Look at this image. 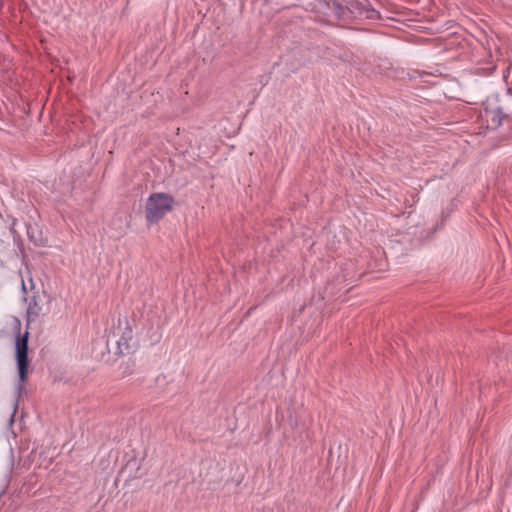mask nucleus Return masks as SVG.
Masks as SVG:
<instances>
[{
    "label": "nucleus",
    "instance_id": "obj_1",
    "mask_svg": "<svg viewBox=\"0 0 512 512\" xmlns=\"http://www.w3.org/2000/svg\"><path fill=\"white\" fill-rule=\"evenodd\" d=\"M174 199L166 193H154L146 202L145 213L149 222H157L172 210Z\"/></svg>",
    "mask_w": 512,
    "mask_h": 512
},
{
    "label": "nucleus",
    "instance_id": "obj_2",
    "mask_svg": "<svg viewBox=\"0 0 512 512\" xmlns=\"http://www.w3.org/2000/svg\"><path fill=\"white\" fill-rule=\"evenodd\" d=\"M114 337L118 352L120 354L128 353L133 343V330L127 320L119 321Z\"/></svg>",
    "mask_w": 512,
    "mask_h": 512
},
{
    "label": "nucleus",
    "instance_id": "obj_3",
    "mask_svg": "<svg viewBox=\"0 0 512 512\" xmlns=\"http://www.w3.org/2000/svg\"><path fill=\"white\" fill-rule=\"evenodd\" d=\"M26 334L16 342V360L19 371V377L22 382L27 379L28 372V338Z\"/></svg>",
    "mask_w": 512,
    "mask_h": 512
},
{
    "label": "nucleus",
    "instance_id": "obj_4",
    "mask_svg": "<svg viewBox=\"0 0 512 512\" xmlns=\"http://www.w3.org/2000/svg\"><path fill=\"white\" fill-rule=\"evenodd\" d=\"M327 5L325 0H309L301 7L310 12H322Z\"/></svg>",
    "mask_w": 512,
    "mask_h": 512
},
{
    "label": "nucleus",
    "instance_id": "obj_5",
    "mask_svg": "<svg viewBox=\"0 0 512 512\" xmlns=\"http://www.w3.org/2000/svg\"><path fill=\"white\" fill-rule=\"evenodd\" d=\"M41 309L40 307L37 306L36 303H33V304H30L29 307H28V315L29 316H34V317H37L40 313Z\"/></svg>",
    "mask_w": 512,
    "mask_h": 512
},
{
    "label": "nucleus",
    "instance_id": "obj_6",
    "mask_svg": "<svg viewBox=\"0 0 512 512\" xmlns=\"http://www.w3.org/2000/svg\"><path fill=\"white\" fill-rule=\"evenodd\" d=\"M374 14H375V11L373 10V11H371V12L367 15V17L372 18V17H374Z\"/></svg>",
    "mask_w": 512,
    "mask_h": 512
}]
</instances>
